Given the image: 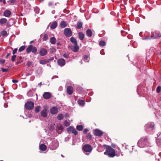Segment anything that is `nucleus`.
<instances>
[{"instance_id":"1","label":"nucleus","mask_w":161,"mask_h":161,"mask_svg":"<svg viewBox=\"0 0 161 161\" xmlns=\"http://www.w3.org/2000/svg\"><path fill=\"white\" fill-rule=\"evenodd\" d=\"M149 143L147 137L141 138L138 141L137 145L140 147H144L149 145Z\"/></svg>"},{"instance_id":"2","label":"nucleus","mask_w":161,"mask_h":161,"mask_svg":"<svg viewBox=\"0 0 161 161\" xmlns=\"http://www.w3.org/2000/svg\"><path fill=\"white\" fill-rule=\"evenodd\" d=\"M25 107L27 110H31L34 108V103L31 101H28L25 104Z\"/></svg>"},{"instance_id":"3","label":"nucleus","mask_w":161,"mask_h":161,"mask_svg":"<svg viewBox=\"0 0 161 161\" xmlns=\"http://www.w3.org/2000/svg\"><path fill=\"white\" fill-rule=\"evenodd\" d=\"M103 146L106 149L104 154L108 155L109 157H111V146L106 145H104Z\"/></svg>"},{"instance_id":"4","label":"nucleus","mask_w":161,"mask_h":161,"mask_svg":"<svg viewBox=\"0 0 161 161\" xmlns=\"http://www.w3.org/2000/svg\"><path fill=\"white\" fill-rule=\"evenodd\" d=\"M121 153L120 149H118L117 151H116L115 149H112V147H111V158H113L115 156L117 157L119 156Z\"/></svg>"},{"instance_id":"5","label":"nucleus","mask_w":161,"mask_h":161,"mask_svg":"<svg viewBox=\"0 0 161 161\" xmlns=\"http://www.w3.org/2000/svg\"><path fill=\"white\" fill-rule=\"evenodd\" d=\"M82 149L85 152H90L92 150L91 145L89 144H85L82 147Z\"/></svg>"},{"instance_id":"6","label":"nucleus","mask_w":161,"mask_h":161,"mask_svg":"<svg viewBox=\"0 0 161 161\" xmlns=\"http://www.w3.org/2000/svg\"><path fill=\"white\" fill-rule=\"evenodd\" d=\"M161 37V33L158 31H155L152 32L151 37L153 38H156Z\"/></svg>"},{"instance_id":"7","label":"nucleus","mask_w":161,"mask_h":161,"mask_svg":"<svg viewBox=\"0 0 161 161\" xmlns=\"http://www.w3.org/2000/svg\"><path fill=\"white\" fill-rule=\"evenodd\" d=\"M67 131L68 133H71L76 135L78 134V132L73 126H70L67 129Z\"/></svg>"},{"instance_id":"8","label":"nucleus","mask_w":161,"mask_h":161,"mask_svg":"<svg viewBox=\"0 0 161 161\" xmlns=\"http://www.w3.org/2000/svg\"><path fill=\"white\" fill-rule=\"evenodd\" d=\"M69 49L70 48L72 51L75 52H77L79 49V47L78 44L75 45L74 46L71 45L68 46Z\"/></svg>"},{"instance_id":"9","label":"nucleus","mask_w":161,"mask_h":161,"mask_svg":"<svg viewBox=\"0 0 161 161\" xmlns=\"http://www.w3.org/2000/svg\"><path fill=\"white\" fill-rule=\"evenodd\" d=\"M93 134L96 136H101L103 135V132L99 129H96L93 130Z\"/></svg>"},{"instance_id":"10","label":"nucleus","mask_w":161,"mask_h":161,"mask_svg":"<svg viewBox=\"0 0 161 161\" xmlns=\"http://www.w3.org/2000/svg\"><path fill=\"white\" fill-rule=\"evenodd\" d=\"M64 33L65 36L70 37L72 35V32L70 28H66L64 30Z\"/></svg>"},{"instance_id":"11","label":"nucleus","mask_w":161,"mask_h":161,"mask_svg":"<svg viewBox=\"0 0 161 161\" xmlns=\"http://www.w3.org/2000/svg\"><path fill=\"white\" fill-rule=\"evenodd\" d=\"M50 113L53 114H55L58 112V110L56 107H53L50 108Z\"/></svg>"},{"instance_id":"12","label":"nucleus","mask_w":161,"mask_h":161,"mask_svg":"<svg viewBox=\"0 0 161 161\" xmlns=\"http://www.w3.org/2000/svg\"><path fill=\"white\" fill-rule=\"evenodd\" d=\"M47 51L46 49L42 48L39 51V54L40 56H44L47 54Z\"/></svg>"},{"instance_id":"13","label":"nucleus","mask_w":161,"mask_h":161,"mask_svg":"<svg viewBox=\"0 0 161 161\" xmlns=\"http://www.w3.org/2000/svg\"><path fill=\"white\" fill-rule=\"evenodd\" d=\"M51 96L52 94L50 92H45L43 95V97L46 99H49Z\"/></svg>"},{"instance_id":"14","label":"nucleus","mask_w":161,"mask_h":161,"mask_svg":"<svg viewBox=\"0 0 161 161\" xmlns=\"http://www.w3.org/2000/svg\"><path fill=\"white\" fill-rule=\"evenodd\" d=\"M57 63L58 65L61 66H63L65 64V61L63 58L58 59L57 61Z\"/></svg>"},{"instance_id":"15","label":"nucleus","mask_w":161,"mask_h":161,"mask_svg":"<svg viewBox=\"0 0 161 161\" xmlns=\"http://www.w3.org/2000/svg\"><path fill=\"white\" fill-rule=\"evenodd\" d=\"M73 87L70 86H68L67 88V92L69 95H71L72 94L73 92Z\"/></svg>"},{"instance_id":"16","label":"nucleus","mask_w":161,"mask_h":161,"mask_svg":"<svg viewBox=\"0 0 161 161\" xmlns=\"http://www.w3.org/2000/svg\"><path fill=\"white\" fill-rule=\"evenodd\" d=\"M50 61V59H41L40 60L39 63L42 64H45Z\"/></svg>"},{"instance_id":"17","label":"nucleus","mask_w":161,"mask_h":161,"mask_svg":"<svg viewBox=\"0 0 161 161\" xmlns=\"http://www.w3.org/2000/svg\"><path fill=\"white\" fill-rule=\"evenodd\" d=\"M56 129L58 130V132L59 133H60L63 130L64 128L62 125H57Z\"/></svg>"},{"instance_id":"18","label":"nucleus","mask_w":161,"mask_h":161,"mask_svg":"<svg viewBox=\"0 0 161 161\" xmlns=\"http://www.w3.org/2000/svg\"><path fill=\"white\" fill-rule=\"evenodd\" d=\"M59 25L61 28H64L67 26V24L65 21H62L60 23Z\"/></svg>"},{"instance_id":"19","label":"nucleus","mask_w":161,"mask_h":161,"mask_svg":"<svg viewBox=\"0 0 161 161\" xmlns=\"http://www.w3.org/2000/svg\"><path fill=\"white\" fill-rule=\"evenodd\" d=\"M11 11L8 10H5L3 13V15L6 17H9L11 15Z\"/></svg>"},{"instance_id":"20","label":"nucleus","mask_w":161,"mask_h":161,"mask_svg":"<svg viewBox=\"0 0 161 161\" xmlns=\"http://www.w3.org/2000/svg\"><path fill=\"white\" fill-rule=\"evenodd\" d=\"M47 110L46 109H44L42 111L41 113V115L43 117H46L47 116Z\"/></svg>"},{"instance_id":"21","label":"nucleus","mask_w":161,"mask_h":161,"mask_svg":"<svg viewBox=\"0 0 161 161\" xmlns=\"http://www.w3.org/2000/svg\"><path fill=\"white\" fill-rule=\"evenodd\" d=\"M86 35L88 37H91L92 35V30L90 29L87 30L86 32Z\"/></svg>"},{"instance_id":"22","label":"nucleus","mask_w":161,"mask_h":161,"mask_svg":"<svg viewBox=\"0 0 161 161\" xmlns=\"http://www.w3.org/2000/svg\"><path fill=\"white\" fill-rule=\"evenodd\" d=\"M40 149L42 151H45L46 150L47 147L44 144H41L39 146Z\"/></svg>"},{"instance_id":"23","label":"nucleus","mask_w":161,"mask_h":161,"mask_svg":"<svg viewBox=\"0 0 161 161\" xmlns=\"http://www.w3.org/2000/svg\"><path fill=\"white\" fill-rule=\"evenodd\" d=\"M79 37L80 39L83 40L84 38V34L82 32H80L79 34Z\"/></svg>"},{"instance_id":"24","label":"nucleus","mask_w":161,"mask_h":161,"mask_svg":"<svg viewBox=\"0 0 161 161\" xmlns=\"http://www.w3.org/2000/svg\"><path fill=\"white\" fill-rule=\"evenodd\" d=\"M57 25V23L56 21L53 22L50 26V28L52 29H55Z\"/></svg>"},{"instance_id":"25","label":"nucleus","mask_w":161,"mask_h":161,"mask_svg":"<svg viewBox=\"0 0 161 161\" xmlns=\"http://www.w3.org/2000/svg\"><path fill=\"white\" fill-rule=\"evenodd\" d=\"M70 41L74 45L78 44L77 42L76 39H75L74 37H72L70 38Z\"/></svg>"},{"instance_id":"26","label":"nucleus","mask_w":161,"mask_h":161,"mask_svg":"<svg viewBox=\"0 0 161 161\" xmlns=\"http://www.w3.org/2000/svg\"><path fill=\"white\" fill-rule=\"evenodd\" d=\"M32 45H30L26 49V52L27 53H29L32 51Z\"/></svg>"},{"instance_id":"27","label":"nucleus","mask_w":161,"mask_h":161,"mask_svg":"<svg viewBox=\"0 0 161 161\" xmlns=\"http://www.w3.org/2000/svg\"><path fill=\"white\" fill-rule=\"evenodd\" d=\"M111 147H112V149H115L116 151H117L118 149H120L116 145L114 144H111Z\"/></svg>"},{"instance_id":"28","label":"nucleus","mask_w":161,"mask_h":161,"mask_svg":"<svg viewBox=\"0 0 161 161\" xmlns=\"http://www.w3.org/2000/svg\"><path fill=\"white\" fill-rule=\"evenodd\" d=\"M82 26V23L81 22H78L77 23L76 25V27L78 29H80L81 28Z\"/></svg>"},{"instance_id":"29","label":"nucleus","mask_w":161,"mask_h":161,"mask_svg":"<svg viewBox=\"0 0 161 161\" xmlns=\"http://www.w3.org/2000/svg\"><path fill=\"white\" fill-rule=\"evenodd\" d=\"M50 42L52 44H55L56 43V39L55 37H53L50 39Z\"/></svg>"},{"instance_id":"30","label":"nucleus","mask_w":161,"mask_h":161,"mask_svg":"<svg viewBox=\"0 0 161 161\" xmlns=\"http://www.w3.org/2000/svg\"><path fill=\"white\" fill-rule=\"evenodd\" d=\"M7 21V19L4 18H3L0 19V25L4 24H5Z\"/></svg>"},{"instance_id":"31","label":"nucleus","mask_w":161,"mask_h":161,"mask_svg":"<svg viewBox=\"0 0 161 161\" xmlns=\"http://www.w3.org/2000/svg\"><path fill=\"white\" fill-rule=\"evenodd\" d=\"M99 44L101 47H103L105 45L106 43L104 41L101 40L99 42Z\"/></svg>"},{"instance_id":"32","label":"nucleus","mask_w":161,"mask_h":161,"mask_svg":"<svg viewBox=\"0 0 161 161\" xmlns=\"http://www.w3.org/2000/svg\"><path fill=\"white\" fill-rule=\"evenodd\" d=\"M57 119L59 120L63 119L64 118V116L61 114H59L57 116Z\"/></svg>"},{"instance_id":"33","label":"nucleus","mask_w":161,"mask_h":161,"mask_svg":"<svg viewBox=\"0 0 161 161\" xmlns=\"http://www.w3.org/2000/svg\"><path fill=\"white\" fill-rule=\"evenodd\" d=\"M77 102L79 104L82 106L84 105L85 103L84 101L81 100H79Z\"/></svg>"},{"instance_id":"34","label":"nucleus","mask_w":161,"mask_h":161,"mask_svg":"<svg viewBox=\"0 0 161 161\" xmlns=\"http://www.w3.org/2000/svg\"><path fill=\"white\" fill-rule=\"evenodd\" d=\"M83 127L82 125H78L76 127L77 129L79 131H81L83 130Z\"/></svg>"},{"instance_id":"35","label":"nucleus","mask_w":161,"mask_h":161,"mask_svg":"<svg viewBox=\"0 0 161 161\" xmlns=\"http://www.w3.org/2000/svg\"><path fill=\"white\" fill-rule=\"evenodd\" d=\"M37 51V48L36 47H33L32 46V50L31 52L35 54L36 53Z\"/></svg>"},{"instance_id":"36","label":"nucleus","mask_w":161,"mask_h":161,"mask_svg":"<svg viewBox=\"0 0 161 161\" xmlns=\"http://www.w3.org/2000/svg\"><path fill=\"white\" fill-rule=\"evenodd\" d=\"M1 35L3 36H6L7 35V32L5 31H3L1 32Z\"/></svg>"},{"instance_id":"37","label":"nucleus","mask_w":161,"mask_h":161,"mask_svg":"<svg viewBox=\"0 0 161 161\" xmlns=\"http://www.w3.org/2000/svg\"><path fill=\"white\" fill-rule=\"evenodd\" d=\"M87 138L89 140H91L92 138V136L90 133H88L86 135Z\"/></svg>"},{"instance_id":"38","label":"nucleus","mask_w":161,"mask_h":161,"mask_svg":"<svg viewBox=\"0 0 161 161\" xmlns=\"http://www.w3.org/2000/svg\"><path fill=\"white\" fill-rule=\"evenodd\" d=\"M147 126L148 127H149L151 128L152 129H153L154 128V124L153 123H148L147 125Z\"/></svg>"},{"instance_id":"39","label":"nucleus","mask_w":161,"mask_h":161,"mask_svg":"<svg viewBox=\"0 0 161 161\" xmlns=\"http://www.w3.org/2000/svg\"><path fill=\"white\" fill-rule=\"evenodd\" d=\"M64 125L66 127H67L69 125L70 123L69 122L66 120H65L64 122Z\"/></svg>"},{"instance_id":"40","label":"nucleus","mask_w":161,"mask_h":161,"mask_svg":"<svg viewBox=\"0 0 161 161\" xmlns=\"http://www.w3.org/2000/svg\"><path fill=\"white\" fill-rule=\"evenodd\" d=\"M40 108L41 107L40 106H36L35 108V111L36 113L38 112L40 110Z\"/></svg>"},{"instance_id":"41","label":"nucleus","mask_w":161,"mask_h":161,"mask_svg":"<svg viewBox=\"0 0 161 161\" xmlns=\"http://www.w3.org/2000/svg\"><path fill=\"white\" fill-rule=\"evenodd\" d=\"M25 48V46L24 45L22 46L19 49V52H21L23 50H24Z\"/></svg>"},{"instance_id":"42","label":"nucleus","mask_w":161,"mask_h":161,"mask_svg":"<svg viewBox=\"0 0 161 161\" xmlns=\"http://www.w3.org/2000/svg\"><path fill=\"white\" fill-rule=\"evenodd\" d=\"M48 39V35L47 34H45L43 38V41H47Z\"/></svg>"},{"instance_id":"43","label":"nucleus","mask_w":161,"mask_h":161,"mask_svg":"<svg viewBox=\"0 0 161 161\" xmlns=\"http://www.w3.org/2000/svg\"><path fill=\"white\" fill-rule=\"evenodd\" d=\"M89 58L88 56L87 55H85L84 56V59L85 60H86V62H88L89 61V59H88Z\"/></svg>"},{"instance_id":"44","label":"nucleus","mask_w":161,"mask_h":161,"mask_svg":"<svg viewBox=\"0 0 161 161\" xmlns=\"http://www.w3.org/2000/svg\"><path fill=\"white\" fill-rule=\"evenodd\" d=\"M112 41L113 43H115L116 41V38L115 37L114 34L112 36Z\"/></svg>"},{"instance_id":"45","label":"nucleus","mask_w":161,"mask_h":161,"mask_svg":"<svg viewBox=\"0 0 161 161\" xmlns=\"http://www.w3.org/2000/svg\"><path fill=\"white\" fill-rule=\"evenodd\" d=\"M121 35L123 36H125L127 34V33L126 32L124 31H121Z\"/></svg>"},{"instance_id":"46","label":"nucleus","mask_w":161,"mask_h":161,"mask_svg":"<svg viewBox=\"0 0 161 161\" xmlns=\"http://www.w3.org/2000/svg\"><path fill=\"white\" fill-rule=\"evenodd\" d=\"M161 87L160 86H158L156 89V92L157 93H159L161 91Z\"/></svg>"},{"instance_id":"47","label":"nucleus","mask_w":161,"mask_h":161,"mask_svg":"<svg viewBox=\"0 0 161 161\" xmlns=\"http://www.w3.org/2000/svg\"><path fill=\"white\" fill-rule=\"evenodd\" d=\"M1 69L2 72H8L9 70V69H5L3 68H1Z\"/></svg>"},{"instance_id":"48","label":"nucleus","mask_w":161,"mask_h":161,"mask_svg":"<svg viewBox=\"0 0 161 161\" xmlns=\"http://www.w3.org/2000/svg\"><path fill=\"white\" fill-rule=\"evenodd\" d=\"M16 57V56L15 55H13L12 56V58H11V60L12 62H14L15 61Z\"/></svg>"},{"instance_id":"49","label":"nucleus","mask_w":161,"mask_h":161,"mask_svg":"<svg viewBox=\"0 0 161 161\" xmlns=\"http://www.w3.org/2000/svg\"><path fill=\"white\" fill-rule=\"evenodd\" d=\"M50 50L53 52H55L56 51V49L53 47H51L50 48Z\"/></svg>"},{"instance_id":"50","label":"nucleus","mask_w":161,"mask_h":161,"mask_svg":"<svg viewBox=\"0 0 161 161\" xmlns=\"http://www.w3.org/2000/svg\"><path fill=\"white\" fill-rule=\"evenodd\" d=\"M63 56L64 58H68L69 56V54H67V53H64V54L63 55Z\"/></svg>"},{"instance_id":"51","label":"nucleus","mask_w":161,"mask_h":161,"mask_svg":"<svg viewBox=\"0 0 161 161\" xmlns=\"http://www.w3.org/2000/svg\"><path fill=\"white\" fill-rule=\"evenodd\" d=\"M88 131V130L87 129H85L83 130V133L84 134H86L87 132Z\"/></svg>"},{"instance_id":"52","label":"nucleus","mask_w":161,"mask_h":161,"mask_svg":"<svg viewBox=\"0 0 161 161\" xmlns=\"http://www.w3.org/2000/svg\"><path fill=\"white\" fill-rule=\"evenodd\" d=\"M17 50H18L17 48H15L12 52V54H15L17 52Z\"/></svg>"},{"instance_id":"53","label":"nucleus","mask_w":161,"mask_h":161,"mask_svg":"<svg viewBox=\"0 0 161 161\" xmlns=\"http://www.w3.org/2000/svg\"><path fill=\"white\" fill-rule=\"evenodd\" d=\"M31 64H32L31 62H30V61H28L27 64V66L28 67H30V66H31Z\"/></svg>"},{"instance_id":"54","label":"nucleus","mask_w":161,"mask_h":161,"mask_svg":"<svg viewBox=\"0 0 161 161\" xmlns=\"http://www.w3.org/2000/svg\"><path fill=\"white\" fill-rule=\"evenodd\" d=\"M5 60L4 59L0 60V64H3L5 63Z\"/></svg>"},{"instance_id":"55","label":"nucleus","mask_w":161,"mask_h":161,"mask_svg":"<svg viewBox=\"0 0 161 161\" xmlns=\"http://www.w3.org/2000/svg\"><path fill=\"white\" fill-rule=\"evenodd\" d=\"M9 0V1L11 3H14L15 2V0Z\"/></svg>"},{"instance_id":"56","label":"nucleus","mask_w":161,"mask_h":161,"mask_svg":"<svg viewBox=\"0 0 161 161\" xmlns=\"http://www.w3.org/2000/svg\"><path fill=\"white\" fill-rule=\"evenodd\" d=\"M12 82L14 83H17L18 82V80H12Z\"/></svg>"},{"instance_id":"57","label":"nucleus","mask_w":161,"mask_h":161,"mask_svg":"<svg viewBox=\"0 0 161 161\" xmlns=\"http://www.w3.org/2000/svg\"><path fill=\"white\" fill-rule=\"evenodd\" d=\"M127 37L129 39H131L132 38V36L131 35H128L127 36Z\"/></svg>"},{"instance_id":"58","label":"nucleus","mask_w":161,"mask_h":161,"mask_svg":"<svg viewBox=\"0 0 161 161\" xmlns=\"http://www.w3.org/2000/svg\"><path fill=\"white\" fill-rule=\"evenodd\" d=\"M53 5V3L52 2H49L48 3V5H49V6H52V5Z\"/></svg>"},{"instance_id":"59","label":"nucleus","mask_w":161,"mask_h":161,"mask_svg":"<svg viewBox=\"0 0 161 161\" xmlns=\"http://www.w3.org/2000/svg\"><path fill=\"white\" fill-rule=\"evenodd\" d=\"M11 54V53H8L6 55V58H8V57Z\"/></svg>"},{"instance_id":"60","label":"nucleus","mask_w":161,"mask_h":161,"mask_svg":"<svg viewBox=\"0 0 161 161\" xmlns=\"http://www.w3.org/2000/svg\"><path fill=\"white\" fill-rule=\"evenodd\" d=\"M111 15H115V13L114 11H111Z\"/></svg>"},{"instance_id":"61","label":"nucleus","mask_w":161,"mask_h":161,"mask_svg":"<svg viewBox=\"0 0 161 161\" xmlns=\"http://www.w3.org/2000/svg\"><path fill=\"white\" fill-rule=\"evenodd\" d=\"M42 85V82H40V83L39 84H38V86H39V87H41Z\"/></svg>"},{"instance_id":"62","label":"nucleus","mask_w":161,"mask_h":161,"mask_svg":"<svg viewBox=\"0 0 161 161\" xmlns=\"http://www.w3.org/2000/svg\"><path fill=\"white\" fill-rule=\"evenodd\" d=\"M21 63V62L20 61H18L16 62V65H18V64H19V63Z\"/></svg>"},{"instance_id":"63","label":"nucleus","mask_w":161,"mask_h":161,"mask_svg":"<svg viewBox=\"0 0 161 161\" xmlns=\"http://www.w3.org/2000/svg\"><path fill=\"white\" fill-rule=\"evenodd\" d=\"M57 45H58V46H60V45H61V43L60 42H58L57 43Z\"/></svg>"},{"instance_id":"64","label":"nucleus","mask_w":161,"mask_h":161,"mask_svg":"<svg viewBox=\"0 0 161 161\" xmlns=\"http://www.w3.org/2000/svg\"><path fill=\"white\" fill-rule=\"evenodd\" d=\"M3 4H6V1H5V0H3Z\"/></svg>"}]
</instances>
